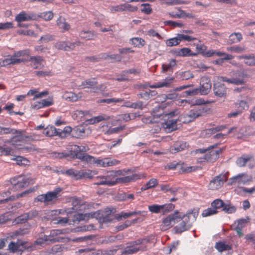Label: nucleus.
I'll return each instance as SVG.
<instances>
[{"label":"nucleus","mask_w":255,"mask_h":255,"mask_svg":"<svg viewBox=\"0 0 255 255\" xmlns=\"http://www.w3.org/2000/svg\"><path fill=\"white\" fill-rule=\"evenodd\" d=\"M56 24L62 32L69 30L71 27L70 25L66 21V19L61 16L57 19Z\"/></svg>","instance_id":"7c9ffc66"},{"label":"nucleus","mask_w":255,"mask_h":255,"mask_svg":"<svg viewBox=\"0 0 255 255\" xmlns=\"http://www.w3.org/2000/svg\"><path fill=\"white\" fill-rule=\"evenodd\" d=\"M198 215L199 209L195 208L190 211H188L186 214H184L185 216H187L188 217H189V220H190L191 219L192 222H194L196 221Z\"/></svg>","instance_id":"09e8293b"},{"label":"nucleus","mask_w":255,"mask_h":255,"mask_svg":"<svg viewBox=\"0 0 255 255\" xmlns=\"http://www.w3.org/2000/svg\"><path fill=\"white\" fill-rule=\"evenodd\" d=\"M72 136L77 138H83L85 136V128L82 125L75 127L73 128Z\"/></svg>","instance_id":"2f4dec72"},{"label":"nucleus","mask_w":255,"mask_h":255,"mask_svg":"<svg viewBox=\"0 0 255 255\" xmlns=\"http://www.w3.org/2000/svg\"><path fill=\"white\" fill-rule=\"evenodd\" d=\"M242 39L243 36L241 33L234 32L229 35L227 42L229 44H232L240 42Z\"/></svg>","instance_id":"473e14b6"},{"label":"nucleus","mask_w":255,"mask_h":255,"mask_svg":"<svg viewBox=\"0 0 255 255\" xmlns=\"http://www.w3.org/2000/svg\"><path fill=\"white\" fill-rule=\"evenodd\" d=\"M229 174L228 172H223L213 178L208 185V189L212 191L220 189L227 181Z\"/></svg>","instance_id":"9b49d317"},{"label":"nucleus","mask_w":255,"mask_h":255,"mask_svg":"<svg viewBox=\"0 0 255 255\" xmlns=\"http://www.w3.org/2000/svg\"><path fill=\"white\" fill-rule=\"evenodd\" d=\"M88 150L89 148L87 146L73 145L71 147L73 158H76L79 159V156L88 155L87 153H83V152H86Z\"/></svg>","instance_id":"4be33fe9"},{"label":"nucleus","mask_w":255,"mask_h":255,"mask_svg":"<svg viewBox=\"0 0 255 255\" xmlns=\"http://www.w3.org/2000/svg\"><path fill=\"white\" fill-rule=\"evenodd\" d=\"M98 84V81L95 78L88 79L83 81L80 87L82 89H93L95 90V86Z\"/></svg>","instance_id":"cd10ccee"},{"label":"nucleus","mask_w":255,"mask_h":255,"mask_svg":"<svg viewBox=\"0 0 255 255\" xmlns=\"http://www.w3.org/2000/svg\"><path fill=\"white\" fill-rule=\"evenodd\" d=\"M110 10L111 13H114L117 12H123L124 10V3L119 5L112 6L110 7Z\"/></svg>","instance_id":"0e129e2a"},{"label":"nucleus","mask_w":255,"mask_h":255,"mask_svg":"<svg viewBox=\"0 0 255 255\" xmlns=\"http://www.w3.org/2000/svg\"><path fill=\"white\" fill-rule=\"evenodd\" d=\"M31 191H32L31 190H26L20 194H17L16 197H15V196L12 195L6 199L0 200V204L6 203L9 201H13V200H15L16 198L18 199L19 198L25 196L26 195L29 194V193H30Z\"/></svg>","instance_id":"e433bc0d"},{"label":"nucleus","mask_w":255,"mask_h":255,"mask_svg":"<svg viewBox=\"0 0 255 255\" xmlns=\"http://www.w3.org/2000/svg\"><path fill=\"white\" fill-rule=\"evenodd\" d=\"M226 128V126H220L215 128H212L206 129V133L208 134H213L217 131L223 130Z\"/></svg>","instance_id":"13d9d810"},{"label":"nucleus","mask_w":255,"mask_h":255,"mask_svg":"<svg viewBox=\"0 0 255 255\" xmlns=\"http://www.w3.org/2000/svg\"><path fill=\"white\" fill-rule=\"evenodd\" d=\"M28 61L30 62V66L34 69H41L45 66V61L41 56H30Z\"/></svg>","instance_id":"dca6fc26"},{"label":"nucleus","mask_w":255,"mask_h":255,"mask_svg":"<svg viewBox=\"0 0 255 255\" xmlns=\"http://www.w3.org/2000/svg\"><path fill=\"white\" fill-rule=\"evenodd\" d=\"M251 180L249 179L247 174L241 173L238 174L237 176L231 178L230 184L234 185L237 184L238 185L245 184L246 183L250 181Z\"/></svg>","instance_id":"b1692460"},{"label":"nucleus","mask_w":255,"mask_h":255,"mask_svg":"<svg viewBox=\"0 0 255 255\" xmlns=\"http://www.w3.org/2000/svg\"><path fill=\"white\" fill-rule=\"evenodd\" d=\"M38 213L37 211H31L24 213L17 217L15 221L18 224H22L28 220H31L38 216Z\"/></svg>","instance_id":"5701e85b"},{"label":"nucleus","mask_w":255,"mask_h":255,"mask_svg":"<svg viewBox=\"0 0 255 255\" xmlns=\"http://www.w3.org/2000/svg\"><path fill=\"white\" fill-rule=\"evenodd\" d=\"M33 247L31 243L18 239L16 242L11 241L7 247V250L11 253L21 254L24 251H33Z\"/></svg>","instance_id":"1a4fd4ad"},{"label":"nucleus","mask_w":255,"mask_h":255,"mask_svg":"<svg viewBox=\"0 0 255 255\" xmlns=\"http://www.w3.org/2000/svg\"><path fill=\"white\" fill-rule=\"evenodd\" d=\"M79 158L82 161L86 162L88 163L100 167H107L115 166L119 164L120 162L119 160L109 157L100 159L99 158H95L90 155L79 156Z\"/></svg>","instance_id":"39448f33"},{"label":"nucleus","mask_w":255,"mask_h":255,"mask_svg":"<svg viewBox=\"0 0 255 255\" xmlns=\"http://www.w3.org/2000/svg\"><path fill=\"white\" fill-rule=\"evenodd\" d=\"M182 221L178 225L174 227V230L176 233L181 234L182 232L189 230L192 226V223L189 220V217L187 216L183 215L181 217Z\"/></svg>","instance_id":"4468645a"},{"label":"nucleus","mask_w":255,"mask_h":255,"mask_svg":"<svg viewBox=\"0 0 255 255\" xmlns=\"http://www.w3.org/2000/svg\"><path fill=\"white\" fill-rule=\"evenodd\" d=\"M62 247L60 245H56L52 247L50 250H48L45 253L44 255H54L62 251Z\"/></svg>","instance_id":"49530a36"},{"label":"nucleus","mask_w":255,"mask_h":255,"mask_svg":"<svg viewBox=\"0 0 255 255\" xmlns=\"http://www.w3.org/2000/svg\"><path fill=\"white\" fill-rule=\"evenodd\" d=\"M10 182L12 186L11 190L15 191L24 188L29 185L33 184L35 179L26 175H18L10 178Z\"/></svg>","instance_id":"0eeeda50"},{"label":"nucleus","mask_w":255,"mask_h":255,"mask_svg":"<svg viewBox=\"0 0 255 255\" xmlns=\"http://www.w3.org/2000/svg\"><path fill=\"white\" fill-rule=\"evenodd\" d=\"M248 77V74L244 71H238L235 74L234 77L235 80H240L243 81V84L246 83V79Z\"/></svg>","instance_id":"3c124183"},{"label":"nucleus","mask_w":255,"mask_h":255,"mask_svg":"<svg viewBox=\"0 0 255 255\" xmlns=\"http://www.w3.org/2000/svg\"><path fill=\"white\" fill-rule=\"evenodd\" d=\"M227 87L220 82L215 83L213 86V91L215 96L220 98L225 97L227 95Z\"/></svg>","instance_id":"412c9836"},{"label":"nucleus","mask_w":255,"mask_h":255,"mask_svg":"<svg viewBox=\"0 0 255 255\" xmlns=\"http://www.w3.org/2000/svg\"><path fill=\"white\" fill-rule=\"evenodd\" d=\"M72 209L74 212H77L80 210V208L83 206L82 200L78 198H75L72 200Z\"/></svg>","instance_id":"5fc2aeb1"},{"label":"nucleus","mask_w":255,"mask_h":255,"mask_svg":"<svg viewBox=\"0 0 255 255\" xmlns=\"http://www.w3.org/2000/svg\"><path fill=\"white\" fill-rule=\"evenodd\" d=\"M30 55V50L29 49H24L15 51L13 54L0 61V66H6L9 65H15L21 63H24L28 61L20 57L28 56Z\"/></svg>","instance_id":"423d86ee"},{"label":"nucleus","mask_w":255,"mask_h":255,"mask_svg":"<svg viewBox=\"0 0 255 255\" xmlns=\"http://www.w3.org/2000/svg\"><path fill=\"white\" fill-rule=\"evenodd\" d=\"M215 248L220 252H222L225 251H229L232 249L231 246L226 244L222 242L217 243L215 245Z\"/></svg>","instance_id":"de8ad7c7"},{"label":"nucleus","mask_w":255,"mask_h":255,"mask_svg":"<svg viewBox=\"0 0 255 255\" xmlns=\"http://www.w3.org/2000/svg\"><path fill=\"white\" fill-rule=\"evenodd\" d=\"M59 128H56L54 126H48L44 130L43 133L47 136H59Z\"/></svg>","instance_id":"72a5a7b5"},{"label":"nucleus","mask_w":255,"mask_h":255,"mask_svg":"<svg viewBox=\"0 0 255 255\" xmlns=\"http://www.w3.org/2000/svg\"><path fill=\"white\" fill-rule=\"evenodd\" d=\"M235 104L236 107L239 109V111H242V113L244 110H247L249 108L248 103L244 100L239 101Z\"/></svg>","instance_id":"603ef678"},{"label":"nucleus","mask_w":255,"mask_h":255,"mask_svg":"<svg viewBox=\"0 0 255 255\" xmlns=\"http://www.w3.org/2000/svg\"><path fill=\"white\" fill-rule=\"evenodd\" d=\"M37 17L36 13L22 11L16 15L15 20L18 23H21L23 21L36 20Z\"/></svg>","instance_id":"2eb2a0df"},{"label":"nucleus","mask_w":255,"mask_h":255,"mask_svg":"<svg viewBox=\"0 0 255 255\" xmlns=\"http://www.w3.org/2000/svg\"><path fill=\"white\" fill-rule=\"evenodd\" d=\"M36 16H37L36 20L41 18L46 21H49L53 18L54 14L52 11H48L36 14Z\"/></svg>","instance_id":"37998d69"},{"label":"nucleus","mask_w":255,"mask_h":255,"mask_svg":"<svg viewBox=\"0 0 255 255\" xmlns=\"http://www.w3.org/2000/svg\"><path fill=\"white\" fill-rule=\"evenodd\" d=\"M156 107L153 111V116L154 118H164L165 122L162 123L163 127L167 132H171L178 128L177 119H174L173 117L176 114L177 111L171 112L169 113L164 114L163 112V109L160 107H158L159 114L155 113Z\"/></svg>","instance_id":"20e7f679"},{"label":"nucleus","mask_w":255,"mask_h":255,"mask_svg":"<svg viewBox=\"0 0 255 255\" xmlns=\"http://www.w3.org/2000/svg\"><path fill=\"white\" fill-rule=\"evenodd\" d=\"M73 129L70 127H65L63 130L59 128V137L64 138L67 136V135L71 132L72 133Z\"/></svg>","instance_id":"864d4df0"},{"label":"nucleus","mask_w":255,"mask_h":255,"mask_svg":"<svg viewBox=\"0 0 255 255\" xmlns=\"http://www.w3.org/2000/svg\"><path fill=\"white\" fill-rule=\"evenodd\" d=\"M179 214V212L176 210L173 214H170L166 218H163L160 225L161 230L166 231L172 227V223L175 224L180 221L181 216L178 215Z\"/></svg>","instance_id":"f8f14e48"},{"label":"nucleus","mask_w":255,"mask_h":255,"mask_svg":"<svg viewBox=\"0 0 255 255\" xmlns=\"http://www.w3.org/2000/svg\"><path fill=\"white\" fill-rule=\"evenodd\" d=\"M80 170H77L73 168H71L63 172V173L67 176H70L75 180H79Z\"/></svg>","instance_id":"c03bdc74"},{"label":"nucleus","mask_w":255,"mask_h":255,"mask_svg":"<svg viewBox=\"0 0 255 255\" xmlns=\"http://www.w3.org/2000/svg\"><path fill=\"white\" fill-rule=\"evenodd\" d=\"M22 130H17L10 128L0 127V135L7 134H16V135L13 136L10 140L7 141V142L10 143L13 145H17L16 141L22 139Z\"/></svg>","instance_id":"ddd939ff"},{"label":"nucleus","mask_w":255,"mask_h":255,"mask_svg":"<svg viewBox=\"0 0 255 255\" xmlns=\"http://www.w3.org/2000/svg\"><path fill=\"white\" fill-rule=\"evenodd\" d=\"M105 180L102 184H105V185L112 186L118 184V178H116V174L114 171L110 172L107 175L105 176Z\"/></svg>","instance_id":"bb28decb"},{"label":"nucleus","mask_w":255,"mask_h":255,"mask_svg":"<svg viewBox=\"0 0 255 255\" xmlns=\"http://www.w3.org/2000/svg\"><path fill=\"white\" fill-rule=\"evenodd\" d=\"M174 78L173 77H168L162 81L157 82L153 85H149L148 87L151 88H160L162 87H168L173 82Z\"/></svg>","instance_id":"a878e982"},{"label":"nucleus","mask_w":255,"mask_h":255,"mask_svg":"<svg viewBox=\"0 0 255 255\" xmlns=\"http://www.w3.org/2000/svg\"><path fill=\"white\" fill-rule=\"evenodd\" d=\"M217 146V144L210 146L207 148H199L193 151L192 153L197 155L196 162L203 164L206 162H214L219 158L221 153V149L212 150Z\"/></svg>","instance_id":"f257e3e1"},{"label":"nucleus","mask_w":255,"mask_h":255,"mask_svg":"<svg viewBox=\"0 0 255 255\" xmlns=\"http://www.w3.org/2000/svg\"><path fill=\"white\" fill-rule=\"evenodd\" d=\"M212 84L209 78L204 76L201 78L199 93L202 95H207L210 91Z\"/></svg>","instance_id":"f3484780"},{"label":"nucleus","mask_w":255,"mask_h":255,"mask_svg":"<svg viewBox=\"0 0 255 255\" xmlns=\"http://www.w3.org/2000/svg\"><path fill=\"white\" fill-rule=\"evenodd\" d=\"M142 8L140 9V11L142 13L145 14H150L152 11V9L151 7V5L149 3H145L141 4Z\"/></svg>","instance_id":"4d7b16f0"},{"label":"nucleus","mask_w":255,"mask_h":255,"mask_svg":"<svg viewBox=\"0 0 255 255\" xmlns=\"http://www.w3.org/2000/svg\"><path fill=\"white\" fill-rule=\"evenodd\" d=\"M227 51L237 53H241L245 51L246 49L240 46H234L227 48Z\"/></svg>","instance_id":"69168bd1"},{"label":"nucleus","mask_w":255,"mask_h":255,"mask_svg":"<svg viewBox=\"0 0 255 255\" xmlns=\"http://www.w3.org/2000/svg\"><path fill=\"white\" fill-rule=\"evenodd\" d=\"M145 177V175L144 174L134 173L131 175L118 178V183H128Z\"/></svg>","instance_id":"aec40b11"},{"label":"nucleus","mask_w":255,"mask_h":255,"mask_svg":"<svg viewBox=\"0 0 255 255\" xmlns=\"http://www.w3.org/2000/svg\"><path fill=\"white\" fill-rule=\"evenodd\" d=\"M217 212V210L212 207L204 210L202 213V215L203 217H205L216 214Z\"/></svg>","instance_id":"e2e57ef3"},{"label":"nucleus","mask_w":255,"mask_h":255,"mask_svg":"<svg viewBox=\"0 0 255 255\" xmlns=\"http://www.w3.org/2000/svg\"><path fill=\"white\" fill-rule=\"evenodd\" d=\"M180 43V42L177 34L176 37L170 38L168 39L166 42V45L170 47L178 45Z\"/></svg>","instance_id":"680f3d73"},{"label":"nucleus","mask_w":255,"mask_h":255,"mask_svg":"<svg viewBox=\"0 0 255 255\" xmlns=\"http://www.w3.org/2000/svg\"><path fill=\"white\" fill-rule=\"evenodd\" d=\"M112 210L106 208L104 210H98L95 212L86 214H75L74 215L73 221L74 222L80 221L88 220L90 218H95L100 223H109L112 221L111 217Z\"/></svg>","instance_id":"f03ea898"},{"label":"nucleus","mask_w":255,"mask_h":255,"mask_svg":"<svg viewBox=\"0 0 255 255\" xmlns=\"http://www.w3.org/2000/svg\"><path fill=\"white\" fill-rule=\"evenodd\" d=\"M79 36L81 39L85 40H94L97 36L94 31L82 30L79 32Z\"/></svg>","instance_id":"c756f323"},{"label":"nucleus","mask_w":255,"mask_h":255,"mask_svg":"<svg viewBox=\"0 0 255 255\" xmlns=\"http://www.w3.org/2000/svg\"><path fill=\"white\" fill-rule=\"evenodd\" d=\"M129 41L134 47L137 48H141L145 44V40L140 37H133L130 39Z\"/></svg>","instance_id":"a19ab883"},{"label":"nucleus","mask_w":255,"mask_h":255,"mask_svg":"<svg viewBox=\"0 0 255 255\" xmlns=\"http://www.w3.org/2000/svg\"><path fill=\"white\" fill-rule=\"evenodd\" d=\"M14 160L16 161V163L19 165H26L29 163V161L28 159L21 156H16Z\"/></svg>","instance_id":"338daca9"},{"label":"nucleus","mask_w":255,"mask_h":255,"mask_svg":"<svg viewBox=\"0 0 255 255\" xmlns=\"http://www.w3.org/2000/svg\"><path fill=\"white\" fill-rule=\"evenodd\" d=\"M95 174H96V173L95 171L87 169L80 170L79 172V180L83 178L91 179Z\"/></svg>","instance_id":"ea45409f"},{"label":"nucleus","mask_w":255,"mask_h":255,"mask_svg":"<svg viewBox=\"0 0 255 255\" xmlns=\"http://www.w3.org/2000/svg\"><path fill=\"white\" fill-rule=\"evenodd\" d=\"M161 205V213L163 214L172 211L175 208L174 204L172 203L165 204Z\"/></svg>","instance_id":"bf43d9fd"},{"label":"nucleus","mask_w":255,"mask_h":255,"mask_svg":"<svg viewBox=\"0 0 255 255\" xmlns=\"http://www.w3.org/2000/svg\"><path fill=\"white\" fill-rule=\"evenodd\" d=\"M188 146L186 142L182 141H176L170 148V152L171 153H176L185 149Z\"/></svg>","instance_id":"393cba45"},{"label":"nucleus","mask_w":255,"mask_h":255,"mask_svg":"<svg viewBox=\"0 0 255 255\" xmlns=\"http://www.w3.org/2000/svg\"><path fill=\"white\" fill-rule=\"evenodd\" d=\"M215 101L213 100H198L196 101V104L188 113L183 115L181 117V121L183 123H189L193 121L195 119L203 116L206 112L205 108L201 106L202 104H209L214 103Z\"/></svg>","instance_id":"7ed1b4c3"},{"label":"nucleus","mask_w":255,"mask_h":255,"mask_svg":"<svg viewBox=\"0 0 255 255\" xmlns=\"http://www.w3.org/2000/svg\"><path fill=\"white\" fill-rule=\"evenodd\" d=\"M161 205L153 204L148 206V208L150 212L158 214L161 212Z\"/></svg>","instance_id":"774afa93"},{"label":"nucleus","mask_w":255,"mask_h":255,"mask_svg":"<svg viewBox=\"0 0 255 255\" xmlns=\"http://www.w3.org/2000/svg\"><path fill=\"white\" fill-rule=\"evenodd\" d=\"M253 159V156L251 155H243L238 158L237 160V164L240 167H244L246 166L247 163Z\"/></svg>","instance_id":"f704fd0d"},{"label":"nucleus","mask_w":255,"mask_h":255,"mask_svg":"<svg viewBox=\"0 0 255 255\" xmlns=\"http://www.w3.org/2000/svg\"><path fill=\"white\" fill-rule=\"evenodd\" d=\"M102 58L105 59H111L114 61H121L122 57L119 54H112L110 55L107 53H104L102 54Z\"/></svg>","instance_id":"6e6d98bb"},{"label":"nucleus","mask_w":255,"mask_h":255,"mask_svg":"<svg viewBox=\"0 0 255 255\" xmlns=\"http://www.w3.org/2000/svg\"><path fill=\"white\" fill-rule=\"evenodd\" d=\"M175 54L178 56L187 57V56H196L197 54L192 52L190 48L188 47H184L177 49L175 52Z\"/></svg>","instance_id":"c85d7f7f"},{"label":"nucleus","mask_w":255,"mask_h":255,"mask_svg":"<svg viewBox=\"0 0 255 255\" xmlns=\"http://www.w3.org/2000/svg\"><path fill=\"white\" fill-rule=\"evenodd\" d=\"M141 212L140 211H133L128 213H125L124 212H122L119 214L116 215V218L118 220H121L122 219H127L132 216H135L137 215H140Z\"/></svg>","instance_id":"58836bf2"},{"label":"nucleus","mask_w":255,"mask_h":255,"mask_svg":"<svg viewBox=\"0 0 255 255\" xmlns=\"http://www.w3.org/2000/svg\"><path fill=\"white\" fill-rule=\"evenodd\" d=\"M150 241L149 237L142 239H138L136 241L128 244L123 253L126 255H131L136 253L139 251H143L146 249L145 245Z\"/></svg>","instance_id":"6e6552de"},{"label":"nucleus","mask_w":255,"mask_h":255,"mask_svg":"<svg viewBox=\"0 0 255 255\" xmlns=\"http://www.w3.org/2000/svg\"><path fill=\"white\" fill-rule=\"evenodd\" d=\"M158 184V180L155 178H151L146 184L141 188V191H145L150 188H153Z\"/></svg>","instance_id":"a18cd8bd"},{"label":"nucleus","mask_w":255,"mask_h":255,"mask_svg":"<svg viewBox=\"0 0 255 255\" xmlns=\"http://www.w3.org/2000/svg\"><path fill=\"white\" fill-rule=\"evenodd\" d=\"M110 119V117L109 116L103 114L96 117H94L90 119H88L87 120V122H88L90 124H94L101 121L109 120Z\"/></svg>","instance_id":"c9c22d12"},{"label":"nucleus","mask_w":255,"mask_h":255,"mask_svg":"<svg viewBox=\"0 0 255 255\" xmlns=\"http://www.w3.org/2000/svg\"><path fill=\"white\" fill-rule=\"evenodd\" d=\"M218 80L223 82H227L228 83H231L237 85H243V81L242 80H235L234 78L230 79L225 77H219Z\"/></svg>","instance_id":"8fccbe9b"},{"label":"nucleus","mask_w":255,"mask_h":255,"mask_svg":"<svg viewBox=\"0 0 255 255\" xmlns=\"http://www.w3.org/2000/svg\"><path fill=\"white\" fill-rule=\"evenodd\" d=\"M52 156L59 159L70 157L73 158L72 152L71 150L69 152H54L52 153Z\"/></svg>","instance_id":"79ce46f5"},{"label":"nucleus","mask_w":255,"mask_h":255,"mask_svg":"<svg viewBox=\"0 0 255 255\" xmlns=\"http://www.w3.org/2000/svg\"><path fill=\"white\" fill-rule=\"evenodd\" d=\"M249 219H241L235 222L234 224L231 226L232 228L236 231L238 236L241 238L243 236L244 234L242 230L245 228L249 222Z\"/></svg>","instance_id":"a211bd4d"},{"label":"nucleus","mask_w":255,"mask_h":255,"mask_svg":"<svg viewBox=\"0 0 255 255\" xmlns=\"http://www.w3.org/2000/svg\"><path fill=\"white\" fill-rule=\"evenodd\" d=\"M238 58L240 59H244L245 63L250 66H255V56L253 55H241Z\"/></svg>","instance_id":"4c0bfd02"},{"label":"nucleus","mask_w":255,"mask_h":255,"mask_svg":"<svg viewBox=\"0 0 255 255\" xmlns=\"http://www.w3.org/2000/svg\"><path fill=\"white\" fill-rule=\"evenodd\" d=\"M61 191V188H57L53 191L39 195L34 199V202H40L43 203L45 205L54 204L58 200V195Z\"/></svg>","instance_id":"9d476101"},{"label":"nucleus","mask_w":255,"mask_h":255,"mask_svg":"<svg viewBox=\"0 0 255 255\" xmlns=\"http://www.w3.org/2000/svg\"><path fill=\"white\" fill-rule=\"evenodd\" d=\"M94 230H96V228L93 224L84 225L83 226L78 227L76 228V231L78 232H86Z\"/></svg>","instance_id":"052dcab7"},{"label":"nucleus","mask_w":255,"mask_h":255,"mask_svg":"<svg viewBox=\"0 0 255 255\" xmlns=\"http://www.w3.org/2000/svg\"><path fill=\"white\" fill-rule=\"evenodd\" d=\"M48 242L54 243L56 242H58V240L56 239L51 238L50 237L44 234L41 235V236L37 238V239L33 243H31V245L33 247V251L36 249V246L38 245L43 247L45 245H46Z\"/></svg>","instance_id":"6ab92c4d"}]
</instances>
